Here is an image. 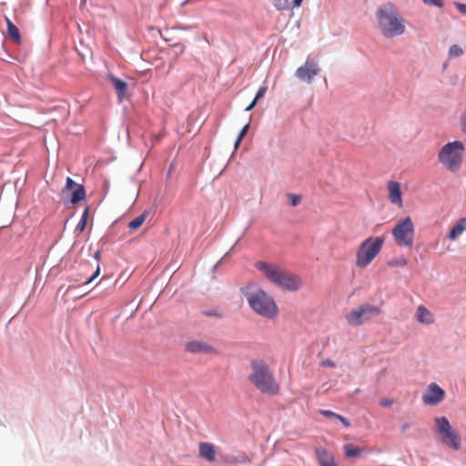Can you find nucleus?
<instances>
[{"mask_svg":"<svg viewBox=\"0 0 466 466\" xmlns=\"http://www.w3.org/2000/svg\"><path fill=\"white\" fill-rule=\"evenodd\" d=\"M276 286L289 291H297L302 287V279L288 270L283 269Z\"/></svg>","mask_w":466,"mask_h":466,"instance_id":"11","label":"nucleus"},{"mask_svg":"<svg viewBox=\"0 0 466 466\" xmlns=\"http://www.w3.org/2000/svg\"><path fill=\"white\" fill-rule=\"evenodd\" d=\"M198 452L199 456L208 462H213L216 461L217 449L216 446L210 442H199Z\"/></svg>","mask_w":466,"mask_h":466,"instance_id":"16","label":"nucleus"},{"mask_svg":"<svg viewBox=\"0 0 466 466\" xmlns=\"http://www.w3.org/2000/svg\"><path fill=\"white\" fill-rule=\"evenodd\" d=\"M375 18L380 33L385 38H395L406 32V19L391 2L380 5L375 12Z\"/></svg>","mask_w":466,"mask_h":466,"instance_id":"1","label":"nucleus"},{"mask_svg":"<svg viewBox=\"0 0 466 466\" xmlns=\"http://www.w3.org/2000/svg\"><path fill=\"white\" fill-rule=\"evenodd\" d=\"M107 79L110 82V84L113 86L115 90L116 91L118 99L122 100L124 98L127 89V82L117 78L116 76H115L113 75H108Z\"/></svg>","mask_w":466,"mask_h":466,"instance_id":"19","label":"nucleus"},{"mask_svg":"<svg viewBox=\"0 0 466 466\" xmlns=\"http://www.w3.org/2000/svg\"><path fill=\"white\" fill-rule=\"evenodd\" d=\"M320 413L327 418H333L336 420L338 419V416L339 415V414H337V413H335L331 410H321Z\"/></svg>","mask_w":466,"mask_h":466,"instance_id":"29","label":"nucleus"},{"mask_svg":"<svg viewBox=\"0 0 466 466\" xmlns=\"http://www.w3.org/2000/svg\"><path fill=\"white\" fill-rule=\"evenodd\" d=\"M290 197L292 198L291 199V205L292 206H297L299 204V200H300L299 197L295 196V195H291Z\"/></svg>","mask_w":466,"mask_h":466,"instance_id":"39","label":"nucleus"},{"mask_svg":"<svg viewBox=\"0 0 466 466\" xmlns=\"http://www.w3.org/2000/svg\"><path fill=\"white\" fill-rule=\"evenodd\" d=\"M88 214H89V207L87 206V207H86V208L82 214L80 221L77 223V225L75 228L76 233L80 234L85 230V228L86 227Z\"/></svg>","mask_w":466,"mask_h":466,"instance_id":"23","label":"nucleus"},{"mask_svg":"<svg viewBox=\"0 0 466 466\" xmlns=\"http://www.w3.org/2000/svg\"><path fill=\"white\" fill-rule=\"evenodd\" d=\"M266 92H267V86H261L258 89L254 99H256L258 101V99L262 98L265 96Z\"/></svg>","mask_w":466,"mask_h":466,"instance_id":"31","label":"nucleus"},{"mask_svg":"<svg viewBox=\"0 0 466 466\" xmlns=\"http://www.w3.org/2000/svg\"><path fill=\"white\" fill-rule=\"evenodd\" d=\"M344 454L347 458H357L361 455L362 450L355 447L352 443H347L343 446Z\"/></svg>","mask_w":466,"mask_h":466,"instance_id":"22","label":"nucleus"},{"mask_svg":"<svg viewBox=\"0 0 466 466\" xmlns=\"http://www.w3.org/2000/svg\"><path fill=\"white\" fill-rule=\"evenodd\" d=\"M99 274H100V268L97 267L95 273L85 282V284H89L90 282H92L96 278L98 277Z\"/></svg>","mask_w":466,"mask_h":466,"instance_id":"35","label":"nucleus"},{"mask_svg":"<svg viewBox=\"0 0 466 466\" xmlns=\"http://www.w3.org/2000/svg\"><path fill=\"white\" fill-rule=\"evenodd\" d=\"M416 319L424 325H431L435 321L434 315L423 305H420L417 308Z\"/></svg>","mask_w":466,"mask_h":466,"instance_id":"18","label":"nucleus"},{"mask_svg":"<svg viewBox=\"0 0 466 466\" xmlns=\"http://www.w3.org/2000/svg\"><path fill=\"white\" fill-rule=\"evenodd\" d=\"M316 456L320 466H339L334 455L324 448L316 449Z\"/></svg>","mask_w":466,"mask_h":466,"instance_id":"17","label":"nucleus"},{"mask_svg":"<svg viewBox=\"0 0 466 466\" xmlns=\"http://www.w3.org/2000/svg\"><path fill=\"white\" fill-rule=\"evenodd\" d=\"M462 49L457 45L451 46L449 50V54L451 56H460L462 55Z\"/></svg>","mask_w":466,"mask_h":466,"instance_id":"27","label":"nucleus"},{"mask_svg":"<svg viewBox=\"0 0 466 466\" xmlns=\"http://www.w3.org/2000/svg\"><path fill=\"white\" fill-rule=\"evenodd\" d=\"M387 188L389 191V199L392 204L397 205L399 208H401L402 203V197H401V190H400V185L397 181H389L387 185Z\"/></svg>","mask_w":466,"mask_h":466,"instance_id":"15","label":"nucleus"},{"mask_svg":"<svg viewBox=\"0 0 466 466\" xmlns=\"http://www.w3.org/2000/svg\"><path fill=\"white\" fill-rule=\"evenodd\" d=\"M337 420H339L345 427L350 426V420L341 415H339Z\"/></svg>","mask_w":466,"mask_h":466,"instance_id":"37","label":"nucleus"},{"mask_svg":"<svg viewBox=\"0 0 466 466\" xmlns=\"http://www.w3.org/2000/svg\"><path fill=\"white\" fill-rule=\"evenodd\" d=\"M461 125L462 131L466 134V107L461 116Z\"/></svg>","mask_w":466,"mask_h":466,"instance_id":"32","label":"nucleus"},{"mask_svg":"<svg viewBox=\"0 0 466 466\" xmlns=\"http://www.w3.org/2000/svg\"><path fill=\"white\" fill-rule=\"evenodd\" d=\"M187 351L193 354H211L215 350L209 344L201 340H192L186 345Z\"/></svg>","mask_w":466,"mask_h":466,"instance_id":"14","label":"nucleus"},{"mask_svg":"<svg viewBox=\"0 0 466 466\" xmlns=\"http://www.w3.org/2000/svg\"><path fill=\"white\" fill-rule=\"evenodd\" d=\"M6 24H7V32H8V35L10 36V38L13 39L15 43H20L21 36H20L19 29L17 28V26L15 25H14L13 22L9 18H6Z\"/></svg>","mask_w":466,"mask_h":466,"instance_id":"21","label":"nucleus"},{"mask_svg":"<svg viewBox=\"0 0 466 466\" xmlns=\"http://www.w3.org/2000/svg\"><path fill=\"white\" fill-rule=\"evenodd\" d=\"M391 234L397 246L411 248L414 243L415 227L410 217L398 221L392 228Z\"/></svg>","mask_w":466,"mask_h":466,"instance_id":"6","label":"nucleus"},{"mask_svg":"<svg viewBox=\"0 0 466 466\" xmlns=\"http://www.w3.org/2000/svg\"><path fill=\"white\" fill-rule=\"evenodd\" d=\"M384 244L383 237H369L357 248L355 265L357 268H367L380 254Z\"/></svg>","mask_w":466,"mask_h":466,"instance_id":"4","label":"nucleus"},{"mask_svg":"<svg viewBox=\"0 0 466 466\" xmlns=\"http://www.w3.org/2000/svg\"><path fill=\"white\" fill-rule=\"evenodd\" d=\"M147 213L144 212L143 214H141L140 216L137 217L136 218H134L133 220H131L128 224V228L131 230V231H135L137 230L138 228H140L142 226V224L145 222L146 218H147Z\"/></svg>","mask_w":466,"mask_h":466,"instance_id":"24","label":"nucleus"},{"mask_svg":"<svg viewBox=\"0 0 466 466\" xmlns=\"http://www.w3.org/2000/svg\"><path fill=\"white\" fill-rule=\"evenodd\" d=\"M320 364L323 367H329V368H335L336 367L335 362L330 360H323Z\"/></svg>","mask_w":466,"mask_h":466,"instance_id":"34","label":"nucleus"},{"mask_svg":"<svg viewBox=\"0 0 466 466\" xmlns=\"http://www.w3.org/2000/svg\"><path fill=\"white\" fill-rule=\"evenodd\" d=\"M434 420L437 426L438 432L441 435L442 443L452 448L455 451L460 450L461 437L452 429L449 420L446 417L442 416L435 418Z\"/></svg>","mask_w":466,"mask_h":466,"instance_id":"7","label":"nucleus"},{"mask_svg":"<svg viewBox=\"0 0 466 466\" xmlns=\"http://www.w3.org/2000/svg\"><path fill=\"white\" fill-rule=\"evenodd\" d=\"M445 398V390L437 383L431 382L426 388L422 394V402L426 405L436 406L440 404Z\"/></svg>","mask_w":466,"mask_h":466,"instance_id":"10","label":"nucleus"},{"mask_svg":"<svg viewBox=\"0 0 466 466\" xmlns=\"http://www.w3.org/2000/svg\"><path fill=\"white\" fill-rule=\"evenodd\" d=\"M380 313L379 307L370 304L360 305L346 315V320L350 326H360Z\"/></svg>","mask_w":466,"mask_h":466,"instance_id":"8","label":"nucleus"},{"mask_svg":"<svg viewBox=\"0 0 466 466\" xmlns=\"http://www.w3.org/2000/svg\"><path fill=\"white\" fill-rule=\"evenodd\" d=\"M66 190H72L70 202L73 205L77 204L81 200L85 199L86 198V189L84 186L76 183L71 177L66 178V187L63 189V192Z\"/></svg>","mask_w":466,"mask_h":466,"instance_id":"13","label":"nucleus"},{"mask_svg":"<svg viewBox=\"0 0 466 466\" xmlns=\"http://www.w3.org/2000/svg\"><path fill=\"white\" fill-rule=\"evenodd\" d=\"M257 100L256 99H253V101L249 104V106H247L246 110L247 111H249L251 109H253L255 107V106L257 105Z\"/></svg>","mask_w":466,"mask_h":466,"instance_id":"40","label":"nucleus"},{"mask_svg":"<svg viewBox=\"0 0 466 466\" xmlns=\"http://www.w3.org/2000/svg\"><path fill=\"white\" fill-rule=\"evenodd\" d=\"M393 404L392 399L384 398L380 400V405L382 407H390Z\"/></svg>","mask_w":466,"mask_h":466,"instance_id":"30","label":"nucleus"},{"mask_svg":"<svg viewBox=\"0 0 466 466\" xmlns=\"http://www.w3.org/2000/svg\"><path fill=\"white\" fill-rule=\"evenodd\" d=\"M304 0H292L290 2L291 4V8L294 9V8H299L301 6L302 3H303Z\"/></svg>","mask_w":466,"mask_h":466,"instance_id":"38","label":"nucleus"},{"mask_svg":"<svg viewBox=\"0 0 466 466\" xmlns=\"http://www.w3.org/2000/svg\"><path fill=\"white\" fill-rule=\"evenodd\" d=\"M273 5L279 11L289 10L291 8V4L289 0H270Z\"/></svg>","mask_w":466,"mask_h":466,"instance_id":"25","label":"nucleus"},{"mask_svg":"<svg viewBox=\"0 0 466 466\" xmlns=\"http://www.w3.org/2000/svg\"><path fill=\"white\" fill-rule=\"evenodd\" d=\"M423 3L428 5L442 7L443 0H423Z\"/></svg>","mask_w":466,"mask_h":466,"instance_id":"28","label":"nucleus"},{"mask_svg":"<svg viewBox=\"0 0 466 466\" xmlns=\"http://www.w3.org/2000/svg\"><path fill=\"white\" fill-rule=\"evenodd\" d=\"M457 9L463 15H466V4L455 3Z\"/></svg>","mask_w":466,"mask_h":466,"instance_id":"36","label":"nucleus"},{"mask_svg":"<svg viewBox=\"0 0 466 466\" xmlns=\"http://www.w3.org/2000/svg\"><path fill=\"white\" fill-rule=\"evenodd\" d=\"M320 68L314 59L307 58L305 63L298 67L295 76L302 82L310 84L314 77L319 75Z\"/></svg>","mask_w":466,"mask_h":466,"instance_id":"9","label":"nucleus"},{"mask_svg":"<svg viewBox=\"0 0 466 466\" xmlns=\"http://www.w3.org/2000/svg\"><path fill=\"white\" fill-rule=\"evenodd\" d=\"M464 146L460 141L444 145L439 152V161L450 171H457L461 165Z\"/></svg>","mask_w":466,"mask_h":466,"instance_id":"5","label":"nucleus"},{"mask_svg":"<svg viewBox=\"0 0 466 466\" xmlns=\"http://www.w3.org/2000/svg\"><path fill=\"white\" fill-rule=\"evenodd\" d=\"M251 372L248 380L263 394L275 396L280 390L268 364L263 360H253L250 362Z\"/></svg>","mask_w":466,"mask_h":466,"instance_id":"2","label":"nucleus"},{"mask_svg":"<svg viewBox=\"0 0 466 466\" xmlns=\"http://www.w3.org/2000/svg\"><path fill=\"white\" fill-rule=\"evenodd\" d=\"M248 128H249V124H246L243 128L241 129V131L239 132L238 137V140H242L244 138V137L247 135L248 131Z\"/></svg>","mask_w":466,"mask_h":466,"instance_id":"33","label":"nucleus"},{"mask_svg":"<svg viewBox=\"0 0 466 466\" xmlns=\"http://www.w3.org/2000/svg\"><path fill=\"white\" fill-rule=\"evenodd\" d=\"M99 255H100V254H99V252H96V259H98V258H99Z\"/></svg>","mask_w":466,"mask_h":466,"instance_id":"43","label":"nucleus"},{"mask_svg":"<svg viewBox=\"0 0 466 466\" xmlns=\"http://www.w3.org/2000/svg\"><path fill=\"white\" fill-rule=\"evenodd\" d=\"M241 140H238V137L237 138L236 142H235V148L237 149L240 144Z\"/></svg>","mask_w":466,"mask_h":466,"instance_id":"41","label":"nucleus"},{"mask_svg":"<svg viewBox=\"0 0 466 466\" xmlns=\"http://www.w3.org/2000/svg\"><path fill=\"white\" fill-rule=\"evenodd\" d=\"M249 307L259 316L266 319H274L279 314L278 305L268 292L249 283L244 289Z\"/></svg>","mask_w":466,"mask_h":466,"instance_id":"3","label":"nucleus"},{"mask_svg":"<svg viewBox=\"0 0 466 466\" xmlns=\"http://www.w3.org/2000/svg\"><path fill=\"white\" fill-rule=\"evenodd\" d=\"M409 427H410V425H409V424H404V425H402V427H401V431H405Z\"/></svg>","mask_w":466,"mask_h":466,"instance_id":"42","label":"nucleus"},{"mask_svg":"<svg viewBox=\"0 0 466 466\" xmlns=\"http://www.w3.org/2000/svg\"><path fill=\"white\" fill-rule=\"evenodd\" d=\"M408 263L406 258L404 256H400L398 258H392L388 262L390 267H404Z\"/></svg>","mask_w":466,"mask_h":466,"instance_id":"26","label":"nucleus"},{"mask_svg":"<svg viewBox=\"0 0 466 466\" xmlns=\"http://www.w3.org/2000/svg\"><path fill=\"white\" fill-rule=\"evenodd\" d=\"M255 268L260 271L264 277L276 285L283 268H281L279 266L273 264V263H268L265 261H258L255 264Z\"/></svg>","mask_w":466,"mask_h":466,"instance_id":"12","label":"nucleus"},{"mask_svg":"<svg viewBox=\"0 0 466 466\" xmlns=\"http://www.w3.org/2000/svg\"><path fill=\"white\" fill-rule=\"evenodd\" d=\"M466 228V218H461L458 223L451 229L449 238L455 240Z\"/></svg>","mask_w":466,"mask_h":466,"instance_id":"20","label":"nucleus"}]
</instances>
